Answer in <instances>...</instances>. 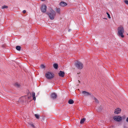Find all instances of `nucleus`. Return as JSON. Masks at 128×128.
Instances as JSON below:
<instances>
[{"label":"nucleus","mask_w":128,"mask_h":128,"mask_svg":"<svg viewBox=\"0 0 128 128\" xmlns=\"http://www.w3.org/2000/svg\"><path fill=\"white\" fill-rule=\"evenodd\" d=\"M42 1H44L45 0H41Z\"/></svg>","instance_id":"473e14b6"},{"label":"nucleus","mask_w":128,"mask_h":128,"mask_svg":"<svg viewBox=\"0 0 128 128\" xmlns=\"http://www.w3.org/2000/svg\"><path fill=\"white\" fill-rule=\"evenodd\" d=\"M113 118L115 120L118 122H120L122 120V117L120 116H114Z\"/></svg>","instance_id":"39448f33"},{"label":"nucleus","mask_w":128,"mask_h":128,"mask_svg":"<svg viewBox=\"0 0 128 128\" xmlns=\"http://www.w3.org/2000/svg\"><path fill=\"white\" fill-rule=\"evenodd\" d=\"M21 48V47L19 46H16V49L18 51H20V50Z\"/></svg>","instance_id":"2eb2a0df"},{"label":"nucleus","mask_w":128,"mask_h":128,"mask_svg":"<svg viewBox=\"0 0 128 128\" xmlns=\"http://www.w3.org/2000/svg\"><path fill=\"white\" fill-rule=\"evenodd\" d=\"M126 122H128V117L127 118L126 120Z\"/></svg>","instance_id":"c85d7f7f"},{"label":"nucleus","mask_w":128,"mask_h":128,"mask_svg":"<svg viewBox=\"0 0 128 128\" xmlns=\"http://www.w3.org/2000/svg\"><path fill=\"white\" fill-rule=\"evenodd\" d=\"M8 8V6H2V8H2V9H4L5 8Z\"/></svg>","instance_id":"aec40b11"},{"label":"nucleus","mask_w":128,"mask_h":128,"mask_svg":"<svg viewBox=\"0 0 128 128\" xmlns=\"http://www.w3.org/2000/svg\"><path fill=\"white\" fill-rule=\"evenodd\" d=\"M78 81L79 82H80V81H79V80H78Z\"/></svg>","instance_id":"e433bc0d"},{"label":"nucleus","mask_w":128,"mask_h":128,"mask_svg":"<svg viewBox=\"0 0 128 128\" xmlns=\"http://www.w3.org/2000/svg\"><path fill=\"white\" fill-rule=\"evenodd\" d=\"M106 13L108 15V18H110V14L107 12Z\"/></svg>","instance_id":"412c9836"},{"label":"nucleus","mask_w":128,"mask_h":128,"mask_svg":"<svg viewBox=\"0 0 128 128\" xmlns=\"http://www.w3.org/2000/svg\"><path fill=\"white\" fill-rule=\"evenodd\" d=\"M124 33V30L123 27L120 26L118 28L117 34L119 36L122 38H124V36L123 34Z\"/></svg>","instance_id":"f257e3e1"},{"label":"nucleus","mask_w":128,"mask_h":128,"mask_svg":"<svg viewBox=\"0 0 128 128\" xmlns=\"http://www.w3.org/2000/svg\"><path fill=\"white\" fill-rule=\"evenodd\" d=\"M64 72L62 71H60L58 73L59 76L62 77H63L64 76Z\"/></svg>","instance_id":"9b49d317"},{"label":"nucleus","mask_w":128,"mask_h":128,"mask_svg":"<svg viewBox=\"0 0 128 128\" xmlns=\"http://www.w3.org/2000/svg\"><path fill=\"white\" fill-rule=\"evenodd\" d=\"M121 110L119 108H117L115 110L114 113L115 114H118L120 112Z\"/></svg>","instance_id":"0eeeda50"},{"label":"nucleus","mask_w":128,"mask_h":128,"mask_svg":"<svg viewBox=\"0 0 128 128\" xmlns=\"http://www.w3.org/2000/svg\"><path fill=\"white\" fill-rule=\"evenodd\" d=\"M67 5V4L64 2H62L60 3V5L62 7L64 6Z\"/></svg>","instance_id":"1a4fd4ad"},{"label":"nucleus","mask_w":128,"mask_h":128,"mask_svg":"<svg viewBox=\"0 0 128 128\" xmlns=\"http://www.w3.org/2000/svg\"><path fill=\"white\" fill-rule=\"evenodd\" d=\"M56 12L59 14H60V9L59 8H56Z\"/></svg>","instance_id":"f8f14e48"},{"label":"nucleus","mask_w":128,"mask_h":128,"mask_svg":"<svg viewBox=\"0 0 128 128\" xmlns=\"http://www.w3.org/2000/svg\"><path fill=\"white\" fill-rule=\"evenodd\" d=\"M85 120H86V119L84 118H82V119H81V120L80 122V124H83L84 122L85 121Z\"/></svg>","instance_id":"ddd939ff"},{"label":"nucleus","mask_w":128,"mask_h":128,"mask_svg":"<svg viewBox=\"0 0 128 128\" xmlns=\"http://www.w3.org/2000/svg\"><path fill=\"white\" fill-rule=\"evenodd\" d=\"M33 99L34 100H36V98L35 96L33 97Z\"/></svg>","instance_id":"cd10ccee"},{"label":"nucleus","mask_w":128,"mask_h":128,"mask_svg":"<svg viewBox=\"0 0 128 128\" xmlns=\"http://www.w3.org/2000/svg\"><path fill=\"white\" fill-rule=\"evenodd\" d=\"M28 98H30V97L29 96H28Z\"/></svg>","instance_id":"72a5a7b5"},{"label":"nucleus","mask_w":128,"mask_h":128,"mask_svg":"<svg viewBox=\"0 0 128 128\" xmlns=\"http://www.w3.org/2000/svg\"><path fill=\"white\" fill-rule=\"evenodd\" d=\"M22 12H23V13L24 14V13H26V10H23L22 11Z\"/></svg>","instance_id":"bb28decb"},{"label":"nucleus","mask_w":128,"mask_h":128,"mask_svg":"<svg viewBox=\"0 0 128 128\" xmlns=\"http://www.w3.org/2000/svg\"><path fill=\"white\" fill-rule=\"evenodd\" d=\"M74 101L72 100H69L68 103L70 104H72L74 103Z\"/></svg>","instance_id":"dca6fc26"},{"label":"nucleus","mask_w":128,"mask_h":128,"mask_svg":"<svg viewBox=\"0 0 128 128\" xmlns=\"http://www.w3.org/2000/svg\"><path fill=\"white\" fill-rule=\"evenodd\" d=\"M34 116L37 119H38L39 118V115L38 114H35Z\"/></svg>","instance_id":"f3484780"},{"label":"nucleus","mask_w":128,"mask_h":128,"mask_svg":"<svg viewBox=\"0 0 128 128\" xmlns=\"http://www.w3.org/2000/svg\"><path fill=\"white\" fill-rule=\"evenodd\" d=\"M47 7L46 5H42L41 8V11L43 12H45L46 11Z\"/></svg>","instance_id":"423d86ee"},{"label":"nucleus","mask_w":128,"mask_h":128,"mask_svg":"<svg viewBox=\"0 0 128 128\" xmlns=\"http://www.w3.org/2000/svg\"><path fill=\"white\" fill-rule=\"evenodd\" d=\"M53 66L55 68L57 69L58 68V65L56 64H53Z\"/></svg>","instance_id":"4468645a"},{"label":"nucleus","mask_w":128,"mask_h":128,"mask_svg":"<svg viewBox=\"0 0 128 128\" xmlns=\"http://www.w3.org/2000/svg\"><path fill=\"white\" fill-rule=\"evenodd\" d=\"M71 30H70V29H69V30H68V32H69Z\"/></svg>","instance_id":"7c9ffc66"},{"label":"nucleus","mask_w":128,"mask_h":128,"mask_svg":"<svg viewBox=\"0 0 128 128\" xmlns=\"http://www.w3.org/2000/svg\"><path fill=\"white\" fill-rule=\"evenodd\" d=\"M48 14L51 20H53L56 15V13L54 10L51 9L50 10V12L48 13Z\"/></svg>","instance_id":"f03ea898"},{"label":"nucleus","mask_w":128,"mask_h":128,"mask_svg":"<svg viewBox=\"0 0 128 128\" xmlns=\"http://www.w3.org/2000/svg\"><path fill=\"white\" fill-rule=\"evenodd\" d=\"M15 86L17 87H19L20 85L19 84H18V83H16L14 85Z\"/></svg>","instance_id":"6ab92c4d"},{"label":"nucleus","mask_w":128,"mask_h":128,"mask_svg":"<svg viewBox=\"0 0 128 128\" xmlns=\"http://www.w3.org/2000/svg\"><path fill=\"white\" fill-rule=\"evenodd\" d=\"M94 100H95V101L96 103H98V101L97 99H96L94 97Z\"/></svg>","instance_id":"a211bd4d"},{"label":"nucleus","mask_w":128,"mask_h":128,"mask_svg":"<svg viewBox=\"0 0 128 128\" xmlns=\"http://www.w3.org/2000/svg\"><path fill=\"white\" fill-rule=\"evenodd\" d=\"M124 128H127V127L125 126H124Z\"/></svg>","instance_id":"c756f323"},{"label":"nucleus","mask_w":128,"mask_h":128,"mask_svg":"<svg viewBox=\"0 0 128 128\" xmlns=\"http://www.w3.org/2000/svg\"><path fill=\"white\" fill-rule=\"evenodd\" d=\"M104 19H107V18H104Z\"/></svg>","instance_id":"f704fd0d"},{"label":"nucleus","mask_w":128,"mask_h":128,"mask_svg":"<svg viewBox=\"0 0 128 128\" xmlns=\"http://www.w3.org/2000/svg\"><path fill=\"white\" fill-rule=\"evenodd\" d=\"M74 64L76 67L78 69H81L83 67V64L80 62L76 61Z\"/></svg>","instance_id":"7ed1b4c3"},{"label":"nucleus","mask_w":128,"mask_h":128,"mask_svg":"<svg viewBox=\"0 0 128 128\" xmlns=\"http://www.w3.org/2000/svg\"><path fill=\"white\" fill-rule=\"evenodd\" d=\"M41 67L42 68H45L43 64H42L41 66Z\"/></svg>","instance_id":"5701e85b"},{"label":"nucleus","mask_w":128,"mask_h":128,"mask_svg":"<svg viewBox=\"0 0 128 128\" xmlns=\"http://www.w3.org/2000/svg\"><path fill=\"white\" fill-rule=\"evenodd\" d=\"M32 94L33 97L35 96V94L34 92H32Z\"/></svg>","instance_id":"4be33fe9"},{"label":"nucleus","mask_w":128,"mask_h":128,"mask_svg":"<svg viewBox=\"0 0 128 128\" xmlns=\"http://www.w3.org/2000/svg\"><path fill=\"white\" fill-rule=\"evenodd\" d=\"M68 118H69V117L68 116Z\"/></svg>","instance_id":"c9c22d12"},{"label":"nucleus","mask_w":128,"mask_h":128,"mask_svg":"<svg viewBox=\"0 0 128 128\" xmlns=\"http://www.w3.org/2000/svg\"><path fill=\"white\" fill-rule=\"evenodd\" d=\"M45 76L47 79H51L54 77V75L51 72H48L46 74Z\"/></svg>","instance_id":"20e7f679"},{"label":"nucleus","mask_w":128,"mask_h":128,"mask_svg":"<svg viewBox=\"0 0 128 128\" xmlns=\"http://www.w3.org/2000/svg\"><path fill=\"white\" fill-rule=\"evenodd\" d=\"M51 97L53 99L56 98L57 96V95L55 93H52L51 95Z\"/></svg>","instance_id":"9d476101"},{"label":"nucleus","mask_w":128,"mask_h":128,"mask_svg":"<svg viewBox=\"0 0 128 128\" xmlns=\"http://www.w3.org/2000/svg\"><path fill=\"white\" fill-rule=\"evenodd\" d=\"M30 125L33 128H34V125L33 124H30Z\"/></svg>","instance_id":"a878e982"},{"label":"nucleus","mask_w":128,"mask_h":128,"mask_svg":"<svg viewBox=\"0 0 128 128\" xmlns=\"http://www.w3.org/2000/svg\"><path fill=\"white\" fill-rule=\"evenodd\" d=\"M82 93L83 94L84 96H88L91 95V94L88 92H87L86 91H83L82 92Z\"/></svg>","instance_id":"6e6552de"},{"label":"nucleus","mask_w":128,"mask_h":128,"mask_svg":"<svg viewBox=\"0 0 128 128\" xmlns=\"http://www.w3.org/2000/svg\"><path fill=\"white\" fill-rule=\"evenodd\" d=\"M97 110L98 111H100V110H99L98 109H97Z\"/></svg>","instance_id":"2f4dec72"},{"label":"nucleus","mask_w":128,"mask_h":128,"mask_svg":"<svg viewBox=\"0 0 128 128\" xmlns=\"http://www.w3.org/2000/svg\"><path fill=\"white\" fill-rule=\"evenodd\" d=\"M122 119L124 120L126 118V116L125 115H124L122 117Z\"/></svg>","instance_id":"b1692460"},{"label":"nucleus","mask_w":128,"mask_h":128,"mask_svg":"<svg viewBox=\"0 0 128 128\" xmlns=\"http://www.w3.org/2000/svg\"><path fill=\"white\" fill-rule=\"evenodd\" d=\"M124 2L126 4H128V0H125L124 1Z\"/></svg>","instance_id":"393cba45"}]
</instances>
